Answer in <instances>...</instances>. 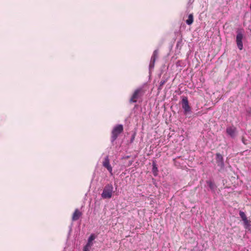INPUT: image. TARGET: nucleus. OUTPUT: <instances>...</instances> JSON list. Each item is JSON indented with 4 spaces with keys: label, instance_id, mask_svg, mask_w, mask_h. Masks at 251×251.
Returning a JSON list of instances; mask_svg holds the SVG:
<instances>
[{
    "label": "nucleus",
    "instance_id": "19",
    "mask_svg": "<svg viewBox=\"0 0 251 251\" xmlns=\"http://www.w3.org/2000/svg\"><path fill=\"white\" fill-rule=\"evenodd\" d=\"M134 139V135H133L131 138V141L132 142Z\"/></svg>",
    "mask_w": 251,
    "mask_h": 251
},
{
    "label": "nucleus",
    "instance_id": "3",
    "mask_svg": "<svg viewBox=\"0 0 251 251\" xmlns=\"http://www.w3.org/2000/svg\"><path fill=\"white\" fill-rule=\"evenodd\" d=\"M123 131V126L122 125L115 126L112 131L111 141L113 142L118 137V135Z\"/></svg>",
    "mask_w": 251,
    "mask_h": 251
},
{
    "label": "nucleus",
    "instance_id": "6",
    "mask_svg": "<svg viewBox=\"0 0 251 251\" xmlns=\"http://www.w3.org/2000/svg\"><path fill=\"white\" fill-rule=\"evenodd\" d=\"M142 89L139 88L136 89L130 99V102H136L137 100L141 96Z\"/></svg>",
    "mask_w": 251,
    "mask_h": 251
},
{
    "label": "nucleus",
    "instance_id": "16",
    "mask_svg": "<svg viewBox=\"0 0 251 251\" xmlns=\"http://www.w3.org/2000/svg\"><path fill=\"white\" fill-rule=\"evenodd\" d=\"M239 215H240V217L241 218L242 221H244L245 219H247L245 213L243 211H240L239 212Z\"/></svg>",
    "mask_w": 251,
    "mask_h": 251
},
{
    "label": "nucleus",
    "instance_id": "15",
    "mask_svg": "<svg viewBox=\"0 0 251 251\" xmlns=\"http://www.w3.org/2000/svg\"><path fill=\"white\" fill-rule=\"evenodd\" d=\"M193 22V15L191 14L188 16V19L186 20V23L188 25H191Z\"/></svg>",
    "mask_w": 251,
    "mask_h": 251
},
{
    "label": "nucleus",
    "instance_id": "18",
    "mask_svg": "<svg viewBox=\"0 0 251 251\" xmlns=\"http://www.w3.org/2000/svg\"><path fill=\"white\" fill-rule=\"evenodd\" d=\"M166 81L165 80H161L160 82L159 87V89H161L162 86L166 83Z\"/></svg>",
    "mask_w": 251,
    "mask_h": 251
},
{
    "label": "nucleus",
    "instance_id": "13",
    "mask_svg": "<svg viewBox=\"0 0 251 251\" xmlns=\"http://www.w3.org/2000/svg\"><path fill=\"white\" fill-rule=\"evenodd\" d=\"M96 238V236L94 234H91L88 239V242L87 244L88 245L92 246L93 245V241Z\"/></svg>",
    "mask_w": 251,
    "mask_h": 251
},
{
    "label": "nucleus",
    "instance_id": "17",
    "mask_svg": "<svg viewBox=\"0 0 251 251\" xmlns=\"http://www.w3.org/2000/svg\"><path fill=\"white\" fill-rule=\"evenodd\" d=\"M91 247V246L88 245L86 244V245L84 247L83 251H89Z\"/></svg>",
    "mask_w": 251,
    "mask_h": 251
},
{
    "label": "nucleus",
    "instance_id": "7",
    "mask_svg": "<svg viewBox=\"0 0 251 251\" xmlns=\"http://www.w3.org/2000/svg\"><path fill=\"white\" fill-rule=\"evenodd\" d=\"M158 57V50H155L153 52V54L151 57L150 63L149 65V70L150 71H151L152 69L154 68V63L155 62V60L156 58Z\"/></svg>",
    "mask_w": 251,
    "mask_h": 251
},
{
    "label": "nucleus",
    "instance_id": "1",
    "mask_svg": "<svg viewBox=\"0 0 251 251\" xmlns=\"http://www.w3.org/2000/svg\"><path fill=\"white\" fill-rule=\"evenodd\" d=\"M114 192V188L112 184L108 183L104 186L101 197L104 199H110L112 197Z\"/></svg>",
    "mask_w": 251,
    "mask_h": 251
},
{
    "label": "nucleus",
    "instance_id": "11",
    "mask_svg": "<svg viewBox=\"0 0 251 251\" xmlns=\"http://www.w3.org/2000/svg\"><path fill=\"white\" fill-rule=\"evenodd\" d=\"M206 183L211 191H212L213 192H214L215 191L216 186L212 181L207 180L206 181Z\"/></svg>",
    "mask_w": 251,
    "mask_h": 251
},
{
    "label": "nucleus",
    "instance_id": "4",
    "mask_svg": "<svg viewBox=\"0 0 251 251\" xmlns=\"http://www.w3.org/2000/svg\"><path fill=\"white\" fill-rule=\"evenodd\" d=\"M182 108L184 110V114H187L191 112V109L189 104L187 97L183 96L181 100Z\"/></svg>",
    "mask_w": 251,
    "mask_h": 251
},
{
    "label": "nucleus",
    "instance_id": "8",
    "mask_svg": "<svg viewBox=\"0 0 251 251\" xmlns=\"http://www.w3.org/2000/svg\"><path fill=\"white\" fill-rule=\"evenodd\" d=\"M216 162L218 165L221 167V168H223L224 167V162L223 161V157L222 155L220 153L216 154Z\"/></svg>",
    "mask_w": 251,
    "mask_h": 251
},
{
    "label": "nucleus",
    "instance_id": "5",
    "mask_svg": "<svg viewBox=\"0 0 251 251\" xmlns=\"http://www.w3.org/2000/svg\"><path fill=\"white\" fill-rule=\"evenodd\" d=\"M102 165L104 167L107 169L111 176H113V169L110 164V161L109 159V157L107 155L105 157L104 160L102 162Z\"/></svg>",
    "mask_w": 251,
    "mask_h": 251
},
{
    "label": "nucleus",
    "instance_id": "2",
    "mask_svg": "<svg viewBox=\"0 0 251 251\" xmlns=\"http://www.w3.org/2000/svg\"><path fill=\"white\" fill-rule=\"evenodd\" d=\"M244 31L242 29H238L237 31V35L236 37V41L238 48L240 50H242L243 48L242 40L244 37Z\"/></svg>",
    "mask_w": 251,
    "mask_h": 251
},
{
    "label": "nucleus",
    "instance_id": "14",
    "mask_svg": "<svg viewBox=\"0 0 251 251\" xmlns=\"http://www.w3.org/2000/svg\"><path fill=\"white\" fill-rule=\"evenodd\" d=\"M243 221L245 228L247 229H250L251 226V221L248 220V219H246Z\"/></svg>",
    "mask_w": 251,
    "mask_h": 251
},
{
    "label": "nucleus",
    "instance_id": "9",
    "mask_svg": "<svg viewBox=\"0 0 251 251\" xmlns=\"http://www.w3.org/2000/svg\"><path fill=\"white\" fill-rule=\"evenodd\" d=\"M236 129L235 127L229 126L226 128V132L231 137H234L236 135Z\"/></svg>",
    "mask_w": 251,
    "mask_h": 251
},
{
    "label": "nucleus",
    "instance_id": "12",
    "mask_svg": "<svg viewBox=\"0 0 251 251\" xmlns=\"http://www.w3.org/2000/svg\"><path fill=\"white\" fill-rule=\"evenodd\" d=\"M152 173L155 176H156L158 175V168L157 165L154 161L152 162Z\"/></svg>",
    "mask_w": 251,
    "mask_h": 251
},
{
    "label": "nucleus",
    "instance_id": "10",
    "mask_svg": "<svg viewBox=\"0 0 251 251\" xmlns=\"http://www.w3.org/2000/svg\"><path fill=\"white\" fill-rule=\"evenodd\" d=\"M81 212L77 209H75V212L73 214L72 220L73 221H76L81 216Z\"/></svg>",
    "mask_w": 251,
    "mask_h": 251
}]
</instances>
